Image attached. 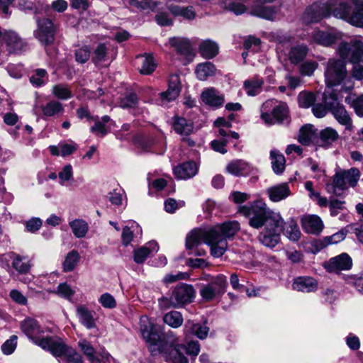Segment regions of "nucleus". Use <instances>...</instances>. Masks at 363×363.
<instances>
[{
	"label": "nucleus",
	"mask_w": 363,
	"mask_h": 363,
	"mask_svg": "<svg viewBox=\"0 0 363 363\" xmlns=\"http://www.w3.org/2000/svg\"><path fill=\"white\" fill-rule=\"evenodd\" d=\"M240 229L237 221H228L208 228H196L190 231L186 238V247L190 254L203 256L206 252L197 249L201 243L209 246L211 254L214 257H220L228 248L227 239Z\"/></svg>",
	"instance_id": "obj_1"
},
{
	"label": "nucleus",
	"mask_w": 363,
	"mask_h": 363,
	"mask_svg": "<svg viewBox=\"0 0 363 363\" xmlns=\"http://www.w3.org/2000/svg\"><path fill=\"white\" fill-rule=\"evenodd\" d=\"M282 223L280 213L269 208L263 200L257 199L251 203L250 225L257 229L263 227L257 239L264 246L274 248L279 243V232Z\"/></svg>",
	"instance_id": "obj_2"
},
{
	"label": "nucleus",
	"mask_w": 363,
	"mask_h": 363,
	"mask_svg": "<svg viewBox=\"0 0 363 363\" xmlns=\"http://www.w3.org/2000/svg\"><path fill=\"white\" fill-rule=\"evenodd\" d=\"M351 1L355 6L352 11L350 5L344 0H328L325 2L328 16L333 15L352 26L363 28V1Z\"/></svg>",
	"instance_id": "obj_3"
},
{
	"label": "nucleus",
	"mask_w": 363,
	"mask_h": 363,
	"mask_svg": "<svg viewBox=\"0 0 363 363\" xmlns=\"http://www.w3.org/2000/svg\"><path fill=\"white\" fill-rule=\"evenodd\" d=\"M20 328L29 340L45 350H48L55 338V336L44 337V329L35 319L30 317L26 318L21 322Z\"/></svg>",
	"instance_id": "obj_4"
},
{
	"label": "nucleus",
	"mask_w": 363,
	"mask_h": 363,
	"mask_svg": "<svg viewBox=\"0 0 363 363\" xmlns=\"http://www.w3.org/2000/svg\"><path fill=\"white\" fill-rule=\"evenodd\" d=\"M195 295V291L192 286L182 284L177 285L172 291L169 297H162L160 298L159 304L162 308H179L191 303Z\"/></svg>",
	"instance_id": "obj_5"
},
{
	"label": "nucleus",
	"mask_w": 363,
	"mask_h": 363,
	"mask_svg": "<svg viewBox=\"0 0 363 363\" xmlns=\"http://www.w3.org/2000/svg\"><path fill=\"white\" fill-rule=\"evenodd\" d=\"M160 340L166 347L162 351H158L155 355L161 354L167 361H171L172 363H187V358L181 353V349H184V345L177 344L179 338L173 332H167L162 337L160 335Z\"/></svg>",
	"instance_id": "obj_6"
},
{
	"label": "nucleus",
	"mask_w": 363,
	"mask_h": 363,
	"mask_svg": "<svg viewBox=\"0 0 363 363\" xmlns=\"http://www.w3.org/2000/svg\"><path fill=\"white\" fill-rule=\"evenodd\" d=\"M139 325L142 337L147 342L152 355L155 356L158 351L164 350L166 345L162 341H160V335L155 331L154 323L147 316H141Z\"/></svg>",
	"instance_id": "obj_7"
},
{
	"label": "nucleus",
	"mask_w": 363,
	"mask_h": 363,
	"mask_svg": "<svg viewBox=\"0 0 363 363\" xmlns=\"http://www.w3.org/2000/svg\"><path fill=\"white\" fill-rule=\"evenodd\" d=\"M347 76L345 64L342 60H328L325 71V83L328 86L339 85Z\"/></svg>",
	"instance_id": "obj_8"
},
{
	"label": "nucleus",
	"mask_w": 363,
	"mask_h": 363,
	"mask_svg": "<svg viewBox=\"0 0 363 363\" xmlns=\"http://www.w3.org/2000/svg\"><path fill=\"white\" fill-rule=\"evenodd\" d=\"M48 351L56 357L65 356L67 360L69 362H82V356L80 354H79L74 349L66 345L63 341L57 337L54 338V340L52 342V344L48 349Z\"/></svg>",
	"instance_id": "obj_9"
},
{
	"label": "nucleus",
	"mask_w": 363,
	"mask_h": 363,
	"mask_svg": "<svg viewBox=\"0 0 363 363\" xmlns=\"http://www.w3.org/2000/svg\"><path fill=\"white\" fill-rule=\"evenodd\" d=\"M227 284L226 277L219 274L201 288L200 294L204 300L211 301L225 292Z\"/></svg>",
	"instance_id": "obj_10"
},
{
	"label": "nucleus",
	"mask_w": 363,
	"mask_h": 363,
	"mask_svg": "<svg viewBox=\"0 0 363 363\" xmlns=\"http://www.w3.org/2000/svg\"><path fill=\"white\" fill-rule=\"evenodd\" d=\"M38 28L34 36L44 46L51 45L55 40V28L52 21L48 18L37 21Z\"/></svg>",
	"instance_id": "obj_11"
},
{
	"label": "nucleus",
	"mask_w": 363,
	"mask_h": 363,
	"mask_svg": "<svg viewBox=\"0 0 363 363\" xmlns=\"http://www.w3.org/2000/svg\"><path fill=\"white\" fill-rule=\"evenodd\" d=\"M328 16V11L325 3L315 2L309 6L303 13L301 20L303 23L308 25L317 23Z\"/></svg>",
	"instance_id": "obj_12"
},
{
	"label": "nucleus",
	"mask_w": 363,
	"mask_h": 363,
	"mask_svg": "<svg viewBox=\"0 0 363 363\" xmlns=\"http://www.w3.org/2000/svg\"><path fill=\"white\" fill-rule=\"evenodd\" d=\"M4 41L10 53H21L28 49V43L13 30L4 31Z\"/></svg>",
	"instance_id": "obj_13"
},
{
	"label": "nucleus",
	"mask_w": 363,
	"mask_h": 363,
	"mask_svg": "<svg viewBox=\"0 0 363 363\" xmlns=\"http://www.w3.org/2000/svg\"><path fill=\"white\" fill-rule=\"evenodd\" d=\"M272 118L267 113H263L261 115L262 119L268 125L274 123H289V110L286 104L279 103L272 111Z\"/></svg>",
	"instance_id": "obj_14"
},
{
	"label": "nucleus",
	"mask_w": 363,
	"mask_h": 363,
	"mask_svg": "<svg viewBox=\"0 0 363 363\" xmlns=\"http://www.w3.org/2000/svg\"><path fill=\"white\" fill-rule=\"evenodd\" d=\"M173 128L177 133L182 136V140L189 146L195 145V142L189 137L194 129V125L191 121L182 117H175Z\"/></svg>",
	"instance_id": "obj_15"
},
{
	"label": "nucleus",
	"mask_w": 363,
	"mask_h": 363,
	"mask_svg": "<svg viewBox=\"0 0 363 363\" xmlns=\"http://www.w3.org/2000/svg\"><path fill=\"white\" fill-rule=\"evenodd\" d=\"M181 91V83L179 75L172 74L169 77L168 89L166 91L160 94L162 104L164 105L169 101L175 100Z\"/></svg>",
	"instance_id": "obj_16"
},
{
	"label": "nucleus",
	"mask_w": 363,
	"mask_h": 363,
	"mask_svg": "<svg viewBox=\"0 0 363 363\" xmlns=\"http://www.w3.org/2000/svg\"><path fill=\"white\" fill-rule=\"evenodd\" d=\"M352 261L347 253H342L331 258L325 264V268L330 272H338L341 270H348L352 267Z\"/></svg>",
	"instance_id": "obj_17"
},
{
	"label": "nucleus",
	"mask_w": 363,
	"mask_h": 363,
	"mask_svg": "<svg viewBox=\"0 0 363 363\" xmlns=\"http://www.w3.org/2000/svg\"><path fill=\"white\" fill-rule=\"evenodd\" d=\"M311 38L313 42L327 47L332 45L340 39L341 33L334 30L325 32L316 30L313 33Z\"/></svg>",
	"instance_id": "obj_18"
},
{
	"label": "nucleus",
	"mask_w": 363,
	"mask_h": 363,
	"mask_svg": "<svg viewBox=\"0 0 363 363\" xmlns=\"http://www.w3.org/2000/svg\"><path fill=\"white\" fill-rule=\"evenodd\" d=\"M303 230L309 234H319L323 229V223L316 215H305L301 219Z\"/></svg>",
	"instance_id": "obj_19"
},
{
	"label": "nucleus",
	"mask_w": 363,
	"mask_h": 363,
	"mask_svg": "<svg viewBox=\"0 0 363 363\" xmlns=\"http://www.w3.org/2000/svg\"><path fill=\"white\" fill-rule=\"evenodd\" d=\"M267 194L272 202H279L286 199L291 194L289 183L284 182L275 184L267 189Z\"/></svg>",
	"instance_id": "obj_20"
},
{
	"label": "nucleus",
	"mask_w": 363,
	"mask_h": 363,
	"mask_svg": "<svg viewBox=\"0 0 363 363\" xmlns=\"http://www.w3.org/2000/svg\"><path fill=\"white\" fill-rule=\"evenodd\" d=\"M201 98L204 104L214 108L222 106L225 102L224 96L213 87L204 89L201 93Z\"/></svg>",
	"instance_id": "obj_21"
},
{
	"label": "nucleus",
	"mask_w": 363,
	"mask_h": 363,
	"mask_svg": "<svg viewBox=\"0 0 363 363\" xmlns=\"http://www.w3.org/2000/svg\"><path fill=\"white\" fill-rule=\"evenodd\" d=\"M184 333L186 335H194L200 340H204L208 337L209 328L206 324L189 320L185 323Z\"/></svg>",
	"instance_id": "obj_22"
},
{
	"label": "nucleus",
	"mask_w": 363,
	"mask_h": 363,
	"mask_svg": "<svg viewBox=\"0 0 363 363\" xmlns=\"http://www.w3.org/2000/svg\"><path fill=\"white\" fill-rule=\"evenodd\" d=\"M283 234L291 241H298L301 235L299 227L296 220L291 219L285 222L283 219L281 230L279 232V242L281 241V233Z\"/></svg>",
	"instance_id": "obj_23"
},
{
	"label": "nucleus",
	"mask_w": 363,
	"mask_h": 363,
	"mask_svg": "<svg viewBox=\"0 0 363 363\" xmlns=\"http://www.w3.org/2000/svg\"><path fill=\"white\" fill-rule=\"evenodd\" d=\"M330 113L338 123L345 127V131L350 133L353 130L354 126L351 116L342 104L332 109Z\"/></svg>",
	"instance_id": "obj_24"
},
{
	"label": "nucleus",
	"mask_w": 363,
	"mask_h": 363,
	"mask_svg": "<svg viewBox=\"0 0 363 363\" xmlns=\"http://www.w3.org/2000/svg\"><path fill=\"white\" fill-rule=\"evenodd\" d=\"M92 121H94V125L90 128V131L100 137L105 136L111 128L110 124L113 123L108 116H104L101 118L96 116Z\"/></svg>",
	"instance_id": "obj_25"
},
{
	"label": "nucleus",
	"mask_w": 363,
	"mask_h": 363,
	"mask_svg": "<svg viewBox=\"0 0 363 363\" xmlns=\"http://www.w3.org/2000/svg\"><path fill=\"white\" fill-rule=\"evenodd\" d=\"M292 287L294 290L301 292H313L318 288V283L315 279L309 277H300L296 278Z\"/></svg>",
	"instance_id": "obj_26"
},
{
	"label": "nucleus",
	"mask_w": 363,
	"mask_h": 363,
	"mask_svg": "<svg viewBox=\"0 0 363 363\" xmlns=\"http://www.w3.org/2000/svg\"><path fill=\"white\" fill-rule=\"evenodd\" d=\"M159 246L155 241L147 242L145 246H143L133 252L134 261L138 264L143 263L147 257L152 252L158 251Z\"/></svg>",
	"instance_id": "obj_27"
},
{
	"label": "nucleus",
	"mask_w": 363,
	"mask_h": 363,
	"mask_svg": "<svg viewBox=\"0 0 363 363\" xmlns=\"http://www.w3.org/2000/svg\"><path fill=\"white\" fill-rule=\"evenodd\" d=\"M197 171L198 168L196 163L188 162L176 167L174 169V174L178 179H187L195 176Z\"/></svg>",
	"instance_id": "obj_28"
},
{
	"label": "nucleus",
	"mask_w": 363,
	"mask_h": 363,
	"mask_svg": "<svg viewBox=\"0 0 363 363\" xmlns=\"http://www.w3.org/2000/svg\"><path fill=\"white\" fill-rule=\"evenodd\" d=\"M169 44L177 52L182 55H188L191 50L190 40L184 37H172L169 39Z\"/></svg>",
	"instance_id": "obj_29"
},
{
	"label": "nucleus",
	"mask_w": 363,
	"mask_h": 363,
	"mask_svg": "<svg viewBox=\"0 0 363 363\" xmlns=\"http://www.w3.org/2000/svg\"><path fill=\"white\" fill-rule=\"evenodd\" d=\"M199 52L203 58L212 59L218 54L219 46L215 41L205 40L200 43Z\"/></svg>",
	"instance_id": "obj_30"
},
{
	"label": "nucleus",
	"mask_w": 363,
	"mask_h": 363,
	"mask_svg": "<svg viewBox=\"0 0 363 363\" xmlns=\"http://www.w3.org/2000/svg\"><path fill=\"white\" fill-rule=\"evenodd\" d=\"M92 62L96 66H100L110 60L109 47L105 43H99L94 50Z\"/></svg>",
	"instance_id": "obj_31"
},
{
	"label": "nucleus",
	"mask_w": 363,
	"mask_h": 363,
	"mask_svg": "<svg viewBox=\"0 0 363 363\" xmlns=\"http://www.w3.org/2000/svg\"><path fill=\"white\" fill-rule=\"evenodd\" d=\"M41 110L44 117H58L65 111L62 104L55 100H52L42 106Z\"/></svg>",
	"instance_id": "obj_32"
},
{
	"label": "nucleus",
	"mask_w": 363,
	"mask_h": 363,
	"mask_svg": "<svg viewBox=\"0 0 363 363\" xmlns=\"http://www.w3.org/2000/svg\"><path fill=\"white\" fill-rule=\"evenodd\" d=\"M77 315L80 323L86 328L91 329L96 326L91 312L85 306L81 305L77 306Z\"/></svg>",
	"instance_id": "obj_33"
},
{
	"label": "nucleus",
	"mask_w": 363,
	"mask_h": 363,
	"mask_svg": "<svg viewBox=\"0 0 363 363\" xmlns=\"http://www.w3.org/2000/svg\"><path fill=\"white\" fill-rule=\"evenodd\" d=\"M196 74L199 80H206L209 77L213 76L216 72L214 65L210 62L200 63L196 66Z\"/></svg>",
	"instance_id": "obj_34"
},
{
	"label": "nucleus",
	"mask_w": 363,
	"mask_h": 363,
	"mask_svg": "<svg viewBox=\"0 0 363 363\" xmlns=\"http://www.w3.org/2000/svg\"><path fill=\"white\" fill-rule=\"evenodd\" d=\"M78 345L81 351L85 356H86L89 362L91 363H100L101 359L96 355L95 349L89 342L83 339L79 341Z\"/></svg>",
	"instance_id": "obj_35"
},
{
	"label": "nucleus",
	"mask_w": 363,
	"mask_h": 363,
	"mask_svg": "<svg viewBox=\"0 0 363 363\" xmlns=\"http://www.w3.org/2000/svg\"><path fill=\"white\" fill-rule=\"evenodd\" d=\"M51 93L55 98L64 101L69 100L73 96L70 87L65 84L54 85L52 87Z\"/></svg>",
	"instance_id": "obj_36"
},
{
	"label": "nucleus",
	"mask_w": 363,
	"mask_h": 363,
	"mask_svg": "<svg viewBox=\"0 0 363 363\" xmlns=\"http://www.w3.org/2000/svg\"><path fill=\"white\" fill-rule=\"evenodd\" d=\"M74 236L77 238H82L86 236L88 230V223L82 219H75L69 223Z\"/></svg>",
	"instance_id": "obj_37"
},
{
	"label": "nucleus",
	"mask_w": 363,
	"mask_h": 363,
	"mask_svg": "<svg viewBox=\"0 0 363 363\" xmlns=\"http://www.w3.org/2000/svg\"><path fill=\"white\" fill-rule=\"evenodd\" d=\"M308 48L306 45H298L291 48L289 57L291 63L298 64L301 62L307 55Z\"/></svg>",
	"instance_id": "obj_38"
},
{
	"label": "nucleus",
	"mask_w": 363,
	"mask_h": 363,
	"mask_svg": "<svg viewBox=\"0 0 363 363\" xmlns=\"http://www.w3.org/2000/svg\"><path fill=\"white\" fill-rule=\"evenodd\" d=\"M270 155L274 172L277 174H281L285 169L284 156L277 150H272Z\"/></svg>",
	"instance_id": "obj_39"
},
{
	"label": "nucleus",
	"mask_w": 363,
	"mask_h": 363,
	"mask_svg": "<svg viewBox=\"0 0 363 363\" xmlns=\"http://www.w3.org/2000/svg\"><path fill=\"white\" fill-rule=\"evenodd\" d=\"M12 266L21 274L27 273L30 268V260L27 257H23L19 255H13Z\"/></svg>",
	"instance_id": "obj_40"
},
{
	"label": "nucleus",
	"mask_w": 363,
	"mask_h": 363,
	"mask_svg": "<svg viewBox=\"0 0 363 363\" xmlns=\"http://www.w3.org/2000/svg\"><path fill=\"white\" fill-rule=\"evenodd\" d=\"M248 164L242 160H236L229 163L226 167L228 172L235 176L247 174Z\"/></svg>",
	"instance_id": "obj_41"
},
{
	"label": "nucleus",
	"mask_w": 363,
	"mask_h": 363,
	"mask_svg": "<svg viewBox=\"0 0 363 363\" xmlns=\"http://www.w3.org/2000/svg\"><path fill=\"white\" fill-rule=\"evenodd\" d=\"M80 259V255L77 250L70 251L65 257L62 263L63 271L65 272H72L77 265Z\"/></svg>",
	"instance_id": "obj_42"
},
{
	"label": "nucleus",
	"mask_w": 363,
	"mask_h": 363,
	"mask_svg": "<svg viewBox=\"0 0 363 363\" xmlns=\"http://www.w3.org/2000/svg\"><path fill=\"white\" fill-rule=\"evenodd\" d=\"M164 322L172 328H177L183 323V317L181 313L172 311L166 313L163 317Z\"/></svg>",
	"instance_id": "obj_43"
},
{
	"label": "nucleus",
	"mask_w": 363,
	"mask_h": 363,
	"mask_svg": "<svg viewBox=\"0 0 363 363\" xmlns=\"http://www.w3.org/2000/svg\"><path fill=\"white\" fill-rule=\"evenodd\" d=\"M315 135V130L312 125H303L299 131L298 141L301 144L307 145L312 141Z\"/></svg>",
	"instance_id": "obj_44"
},
{
	"label": "nucleus",
	"mask_w": 363,
	"mask_h": 363,
	"mask_svg": "<svg viewBox=\"0 0 363 363\" xmlns=\"http://www.w3.org/2000/svg\"><path fill=\"white\" fill-rule=\"evenodd\" d=\"M138 59L140 60L141 63V67L139 69L141 74H150L155 69L156 64L151 55H147L141 56L138 57Z\"/></svg>",
	"instance_id": "obj_45"
},
{
	"label": "nucleus",
	"mask_w": 363,
	"mask_h": 363,
	"mask_svg": "<svg viewBox=\"0 0 363 363\" xmlns=\"http://www.w3.org/2000/svg\"><path fill=\"white\" fill-rule=\"evenodd\" d=\"M349 60L352 64L363 63V43L361 41H353V50Z\"/></svg>",
	"instance_id": "obj_46"
},
{
	"label": "nucleus",
	"mask_w": 363,
	"mask_h": 363,
	"mask_svg": "<svg viewBox=\"0 0 363 363\" xmlns=\"http://www.w3.org/2000/svg\"><path fill=\"white\" fill-rule=\"evenodd\" d=\"M251 14L268 20H272L275 16V12L272 7L261 6L251 10Z\"/></svg>",
	"instance_id": "obj_47"
},
{
	"label": "nucleus",
	"mask_w": 363,
	"mask_h": 363,
	"mask_svg": "<svg viewBox=\"0 0 363 363\" xmlns=\"http://www.w3.org/2000/svg\"><path fill=\"white\" fill-rule=\"evenodd\" d=\"M298 101L301 107L308 108L314 105L315 96L312 92L301 91L298 94Z\"/></svg>",
	"instance_id": "obj_48"
},
{
	"label": "nucleus",
	"mask_w": 363,
	"mask_h": 363,
	"mask_svg": "<svg viewBox=\"0 0 363 363\" xmlns=\"http://www.w3.org/2000/svg\"><path fill=\"white\" fill-rule=\"evenodd\" d=\"M60 184L65 186L73 179V169L71 164H66L58 173Z\"/></svg>",
	"instance_id": "obj_49"
},
{
	"label": "nucleus",
	"mask_w": 363,
	"mask_h": 363,
	"mask_svg": "<svg viewBox=\"0 0 363 363\" xmlns=\"http://www.w3.org/2000/svg\"><path fill=\"white\" fill-rule=\"evenodd\" d=\"M346 184L350 186H354L359 179V171L356 168H352L347 171H343Z\"/></svg>",
	"instance_id": "obj_50"
},
{
	"label": "nucleus",
	"mask_w": 363,
	"mask_h": 363,
	"mask_svg": "<svg viewBox=\"0 0 363 363\" xmlns=\"http://www.w3.org/2000/svg\"><path fill=\"white\" fill-rule=\"evenodd\" d=\"M75 60L78 63L84 64L91 55V51L88 46L84 45L77 48L74 52Z\"/></svg>",
	"instance_id": "obj_51"
},
{
	"label": "nucleus",
	"mask_w": 363,
	"mask_h": 363,
	"mask_svg": "<svg viewBox=\"0 0 363 363\" xmlns=\"http://www.w3.org/2000/svg\"><path fill=\"white\" fill-rule=\"evenodd\" d=\"M138 101V96L135 94H128L120 99L118 106L122 108H129L135 107Z\"/></svg>",
	"instance_id": "obj_52"
},
{
	"label": "nucleus",
	"mask_w": 363,
	"mask_h": 363,
	"mask_svg": "<svg viewBox=\"0 0 363 363\" xmlns=\"http://www.w3.org/2000/svg\"><path fill=\"white\" fill-rule=\"evenodd\" d=\"M323 100L325 106L328 108L330 112L332 111V109L341 105L337 97V94L333 91L325 92Z\"/></svg>",
	"instance_id": "obj_53"
},
{
	"label": "nucleus",
	"mask_w": 363,
	"mask_h": 363,
	"mask_svg": "<svg viewBox=\"0 0 363 363\" xmlns=\"http://www.w3.org/2000/svg\"><path fill=\"white\" fill-rule=\"evenodd\" d=\"M47 72L44 69H38L35 73L30 76V82L35 86H40L45 83V78L46 77Z\"/></svg>",
	"instance_id": "obj_54"
},
{
	"label": "nucleus",
	"mask_w": 363,
	"mask_h": 363,
	"mask_svg": "<svg viewBox=\"0 0 363 363\" xmlns=\"http://www.w3.org/2000/svg\"><path fill=\"white\" fill-rule=\"evenodd\" d=\"M318 66V64L315 61H306L301 65L299 72L301 75L311 76Z\"/></svg>",
	"instance_id": "obj_55"
},
{
	"label": "nucleus",
	"mask_w": 363,
	"mask_h": 363,
	"mask_svg": "<svg viewBox=\"0 0 363 363\" xmlns=\"http://www.w3.org/2000/svg\"><path fill=\"white\" fill-rule=\"evenodd\" d=\"M99 302L105 308L111 309L116 307V301L109 293L101 294L99 298Z\"/></svg>",
	"instance_id": "obj_56"
},
{
	"label": "nucleus",
	"mask_w": 363,
	"mask_h": 363,
	"mask_svg": "<svg viewBox=\"0 0 363 363\" xmlns=\"http://www.w3.org/2000/svg\"><path fill=\"white\" fill-rule=\"evenodd\" d=\"M320 137L322 140L326 143H333L338 138L339 135L335 129L326 128L320 132Z\"/></svg>",
	"instance_id": "obj_57"
},
{
	"label": "nucleus",
	"mask_w": 363,
	"mask_h": 363,
	"mask_svg": "<svg viewBox=\"0 0 363 363\" xmlns=\"http://www.w3.org/2000/svg\"><path fill=\"white\" fill-rule=\"evenodd\" d=\"M17 336L12 335L10 339L7 340L2 345L1 350L4 354L9 355L12 354L16 348Z\"/></svg>",
	"instance_id": "obj_58"
},
{
	"label": "nucleus",
	"mask_w": 363,
	"mask_h": 363,
	"mask_svg": "<svg viewBox=\"0 0 363 363\" xmlns=\"http://www.w3.org/2000/svg\"><path fill=\"white\" fill-rule=\"evenodd\" d=\"M352 50H353V42H351V43L342 42L339 45L338 52L342 58L349 60Z\"/></svg>",
	"instance_id": "obj_59"
},
{
	"label": "nucleus",
	"mask_w": 363,
	"mask_h": 363,
	"mask_svg": "<svg viewBox=\"0 0 363 363\" xmlns=\"http://www.w3.org/2000/svg\"><path fill=\"white\" fill-rule=\"evenodd\" d=\"M55 293L60 296L69 300L74 295V291L67 283H62L57 286V289Z\"/></svg>",
	"instance_id": "obj_60"
},
{
	"label": "nucleus",
	"mask_w": 363,
	"mask_h": 363,
	"mask_svg": "<svg viewBox=\"0 0 363 363\" xmlns=\"http://www.w3.org/2000/svg\"><path fill=\"white\" fill-rule=\"evenodd\" d=\"M184 201L177 202L174 199H168L164 201V209L167 213H173L179 208L184 206Z\"/></svg>",
	"instance_id": "obj_61"
},
{
	"label": "nucleus",
	"mask_w": 363,
	"mask_h": 363,
	"mask_svg": "<svg viewBox=\"0 0 363 363\" xmlns=\"http://www.w3.org/2000/svg\"><path fill=\"white\" fill-rule=\"evenodd\" d=\"M123 193L122 189H113L108 194V200L112 204L120 206L122 203Z\"/></svg>",
	"instance_id": "obj_62"
},
{
	"label": "nucleus",
	"mask_w": 363,
	"mask_h": 363,
	"mask_svg": "<svg viewBox=\"0 0 363 363\" xmlns=\"http://www.w3.org/2000/svg\"><path fill=\"white\" fill-rule=\"evenodd\" d=\"M155 20L161 26H171L173 23L172 19L167 12H160L155 16Z\"/></svg>",
	"instance_id": "obj_63"
},
{
	"label": "nucleus",
	"mask_w": 363,
	"mask_h": 363,
	"mask_svg": "<svg viewBox=\"0 0 363 363\" xmlns=\"http://www.w3.org/2000/svg\"><path fill=\"white\" fill-rule=\"evenodd\" d=\"M228 140L226 138H222L220 140H214L211 142V147L213 150L220 152L221 154H225L227 152V150L225 148V145L228 143Z\"/></svg>",
	"instance_id": "obj_64"
}]
</instances>
